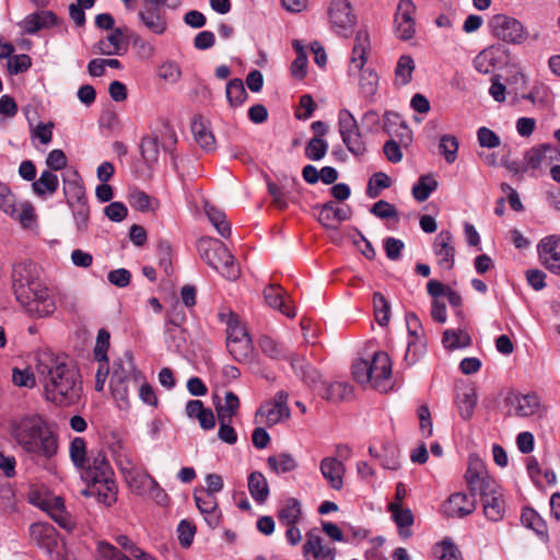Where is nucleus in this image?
<instances>
[{
    "label": "nucleus",
    "instance_id": "c03bdc74",
    "mask_svg": "<svg viewBox=\"0 0 560 560\" xmlns=\"http://www.w3.org/2000/svg\"><path fill=\"white\" fill-rule=\"evenodd\" d=\"M515 408V415L518 417H530L539 411L540 402L536 395L528 394L523 396H515L512 399Z\"/></svg>",
    "mask_w": 560,
    "mask_h": 560
},
{
    "label": "nucleus",
    "instance_id": "a18cd8bd",
    "mask_svg": "<svg viewBox=\"0 0 560 560\" xmlns=\"http://www.w3.org/2000/svg\"><path fill=\"white\" fill-rule=\"evenodd\" d=\"M293 49L296 52V58L291 65V73L298 80H303L307 74V54L301 40L294 39L292 42Z\"/></svg>",
    "mask_w": 560,
    "mask_h": 560
},
{
    "label": "nucleus",
    "instance_id": "e433bc0d",
    "mask_svg": "<svg viewBox=\"0 0 560 560\" xmlns=\"http://www.w3.org/2000/svg\"><path fill=\"white\" fill-rule=\"evenodd\" d=\"M277 516L282 525L298 524L302 518L301 502L295 498L285 499L281 503Z\"/></svg>",
    "mask_w": 560,
    "mask_h": 560
},
{
    "label": "nucleus",
    "instance_id": "f03ea898",
    "mask_svg": "<svg viewBox=\"0 0 560 560\" xmlns=\"http://www.w3.org/2000/svg\"><path fill=\"white\" fill-rule=\"evenodd\" d=\"M9 432L15 444L26 454L51 459L58 453V435L39 413H26L9 422Z\"/></svg>",
    "mask_w": 560,
    "mask_h": 560
},
{
    "label": "nucleus",
    "instance_id": "f3484780",
    "mask_svg": "<svg viewBox=\"0 0 560 560\" xmlns=\"http://www.w3.org/2000/svg\"><path fill=\"white\" fill-rule=\"evenodd\" d=\"M477 508V502L471 494L455 492L443 503L442 511L448 517H465Z\"/></svg>",
    "mask_w": 560,
    "mask_h": 560
},
{
    "label": "nucleus",
    "instance_id": "2eb2a0df",
    "mask_svg": "<svg viewBox=\"0 0 560 560\" xmlns=\"http://www.w3.org/2000/svg\"><path fill=\"white\" fill-rule=\"evenodd\" d=\"M407 340L404 353V361L406 365L411 366L419 361L420 346H419V330L420 319L416 312L409 311L405 315Z\"/></svg>",
    "mask_w": 560,
    "mask_h": 560
},
{
    "label": "nucleus",
    "instance_id": "f704fd0d",
    "mask_svg": "<svg viewBox=\"0 0 560 560\" xmlns=\"http://www.w3.org/2000/svg\"><path fill=\"white\" fill-rule=\"evenodd\" d=\"M58 187V176L51 171L42 172L40 176L32 184L34 194L43 199L52 196L57 191Z\"/></svg>",
    "mask_w": 560,
    "mask_h": 560
},
{
    "label": "nucleus",
    "instance_id": "f257e3e1",
    "mask_svg": "<svg viewBox=\"0 0 560 560\" xmlns=\"http://www.w3.org/2000/svg\"><path fill=\"white\" fill-rule=\"evenodd\" d=\"M35 372L48 401L67 407L80 400L82 382L67 357L51 351H39L36 354Z\"/></svg>",
    "mask_w": 560,
    "mask_h": 560
},
{
    "label": "nucleus",
    "instance_id": "e2e57ef3",
    "mask_svg": "<svg viewBox=\"0 0 560 560\" xmlns=\"http://www.w3.org/2000/svg\"><path fill=\"white\" fill-rule=\"evenodd\" d=\"M72 212V217L78 232L83 233L88 231L90 221V207L88 200L79 203L68 206Z\"/></svg>",
    "mask_w": 560,
    "mask_h": 560
},
{
    "label": "nucleus",
    "instance_id": "603ef678",
    "mask_svg": "<svg viewBox=\"0 0 560 560\" xmlns=\"http://www.w3.org/2000/svg\"><path fill=\"white\" fill-rule=\"evenodd\" d=\"M257 415L266 418V423L269 425L280 422L283 418L289 417L288 406H279L272 401L264 404Z\"/></svg>",
    "mask_w": 560,
    "mask_h": 560
},
{
    "label": "nucleus",
    "instance_id": "b1692460",
    "mask_svg": "<svg viewBox=\"0 0 560 560\" xmlns=\"http://www.w3.org/2000/svg\"><path fill=\"white\" fill-rule=\"evenodd\" d=\"M288 359L295 374L310 387L319 390L324 384L319 372L299 355L293 354Z\"/></svg>",
    "mask_w": 560,
    "mask_h": 560
},
{
    "label": "nucleus",
    "instance_id": "bf43d9fd",
    "mask_svg": "<svg viewBox=\"0 0 560 560\" xmlns=\"http://www.w3.org/2000/svg\"><path fill=\"white\" fill-rule=\"evenodd\" d=\"M215 405L218 419L226 418L233 420L240 408V399L233 392H226L224 397V404L221 405L219 401Z\"/></svg>",
    "mask_w": 560,
    "mask_h": 560
},
{
    "label": "nucleus",
    "instance_id": "aec40b11",
    "mask_svg": "<svg viewBox=\"0 0 560 560\" xmlns=\"http://www.w3.org/2000/svg\"><path fill=\"white\" fill-rule=\"evenodd\" d=\"M384 130L392 139L397 138L405 148L412 142V131L398 113L386 112L384 114Z\"/></svg>",
    "mask_w": 560,
    "mask_h": 560
},
{
    "label": "nucleus",
    "instance_id": "c9c22d12",
    "mask_svg": "<svg viewBox=\"0 0 560 560\" xmlns=\"http://www.w3.org/2000/svg\"><path fill=\"white\" fill-rule=\"evenodd\" d=\"M124 477L131 491L138 495H145L154 479L138 466Z\"/></svg>",
    "mask_w": 560,
    "mask_h": 560
},
{
    "label": "nucleus",
    "instance_id": "412c9836",
    "mask_svg": "<svg viewBox=\"0 0 560 560\" xmlns=\"http://www.w3.org/2000/svg\"><path fill=\"white\" fill-rule=\"evenodd\" d=\"M303 553L307 560H335L336 557L335 548L326 545L323 538L313 530L306 533Z\"/></svg>",
    "mask_w": 560,
    "mask_h": 560
},
{
    "label": "nucleus",
    "instance_id": "6ab92c4d",
    "mask_svg": "<svg viewBox=\"0 0 560 560\" xmlns=\"http://www.w3.org/2000/svg\"><path fill=\"white\" fill-rule=\"evenodd\" d=\"M194 499L208 526L211 528L218 527L221 521V512L217 497L201 490H195Z\"/></svg>",
    "mask_w": 560,
    "mask_h": 560
},
{
    "label": "nucleus",
    "instance_id": "13d9d810",
    "mask_svg": "<svg viewBox=\"0 0 560 560\" xmlns=\"http://www.w3.org/2000/svg\"><path fill=\"white\" fill-rule=\"evenodd\" d=\"M63 194L68 206L86 201L84 186L79 179L63 180Z\"/></svg>",
    "mask_w": 560,
    "mask_h": 560
},
{
    "label": "nucleus",
    "instance_id": "de8ad7c7",
    "mask_svg": "<svg viewBox=\"0 0 560 560\" xmlns=\"http://www.w3.org/2000/svg\"><path fill=\"white\" fill-rule=\"evenodd\" d=\"M165 332L167 336L166 342L168 343V348H173L177 351L184 348L186 345V331L180 328L177 318L167 320Z\"/></svg>",
    "mask_w": 560,
    "mask_h": 560
},
{
    "label": "nucleus",
    "instance_id": "72a5a7b5",
    "mask_svg": "<svg viewBox=\"0 0 560 560\" xmlns=\"http://www.w3.org/2000/svg\"><path fill=\"white\" fill-rule=\"evenodd\" d=\"M388 510L392 512V518L398 527L400 537H410V526L413 523V515L411 511L409 509H402L398 502L389 503Z\"/></svg>",
    "mask_w": 560,
    "mask_h": 560
},
{
    "label": "nucleus",
    "instance_id": "7ed1b4c3",
    "mask_svg": "<svg viewBox=\"0 0 560 560\" xmlns=\"http://www.w3.org/2000/svg\"><path fill=\"white\" fill-rule=\"evenodd\" d=\"M352 375L360 384H371L378 392H387L392 377V361L385 351H376L371 359L357 360Z\"/></svg>",
    "mask_w": 560,
    "mask_h": 560
},
{
    "label": "nucleus",
    "instance_id": "c756f323",
    "mask_svg": "<svg viewBox=\"0 0 560 560\" xmlns=\"http://www.w3.org/2000/svg\"><path fill=\"white\" fill-rule=\"evenodd\" d=\"M141 380V373L136 369L133 358L130 352H125L113 363L110 380Z\"/></svg>",
    "mask_w": 560,
    "mask_h": 560
},
{
    "label": "nucleus",
    "instance_id": "4be33fe9",
    "mask_svg": "<svg viewBox=\"0 0 560 560\" xmlns=\"http://www.w3.org/2000/svg\"><path fill=\"white\" fill-rule=\"evenodd\" d=\"M80 470L82 471V478L86 482H100V480H104V478H109L114 475L106 456L102 452L89 458L85 468H80Z\"/></svg>",
    "mask_w": 560,
    "mask_h": 560
},
{
    "label": "nucleus",
    "instance_id": "bb28decb",
    "mask_svg": "<svg viewBox=\"0 0 560 560\" xmlns=\"http://www.w3.org/2000/svg\"><path fill=\"white\" fill-rule=\"evenodd\" d=\"M350 218L348 207H337L335 202L324 203L318 212V221L327 229H337L338 225Z\"/></svg>",
    "mask_w": 560,
    "mask_h": 560
},
{
    "label": "nucleus",
    "instance_id": "864d4df0",
    "mask_svg": "<svg viewBox=\"0 0 560 560\" xmlns=\"http://www.w3.org/2000/svg\"><path fill=\"white\" fill-rule=\"evenodd\" d=\"M456 402L458 406L459 415L464 420L471 418L476 402L477 395L474 388H466L457 395Z\"/></svg>",
    "mask_w": 560,
    "mask_h": 560
},
{
    "label": "nucleus",
    "instance_id": "5fc2aeb1",
    "mask_svg": "<svg viewBox=\"0 0 560 560\" xmlns=\"http://www.w3.org/2000/svg\"><path fill=\"white\" fill-rule=\"evenodd\" d=\"M444 347L450 350L467 348L471 345V337L465 330H445L443 334Z\"/></svg>",
    "mask_w": 560,
    "mask_h": 560
},
{
    "label": "nucleus",
    "instance_id": "dca6fc26",
    "mask_svg": "<svg viewBox=\"0 0 560 560\" xmlns=\"http://www.w3.org/2000/svg\"><path fill=\"white\" fill-rule=\"evenodd\" d=\"M40 291L35 292L28 296L27 301L21 303V306L30 316L42 318L50 316L56 311L55 299L49 293L48 288L46 287Z\"/></svg>",
    "mask_w": 560,
    "mask_h": 560
},
{
    "label": "nucleus",
    "instance_id": "774afa93",
    "mask_svg": "<svg viewBox=\"0 0 560 560\" xmlns=\"http://www.w3.org/2000/svg\"><path fill=\"white\" fill-rule=\"evenodd\" d=\"M433 553L440 560H463L460 550L448 540L436 544Z\"/></svg>",
    "mask_w": 560,
    "mask_h": 560
},
{
    "label": "nucleus",
    "instance_id": "4c0bfd02",
    "mask_svg": "<svg viewBox=\"0 0 560 560\" xmlns=\"http://www.w3.org/2000/svg\"><path fill=\"white\" fill-rule=\"evenodd\" d=\"M219 318L226 325V345L243 338H250L244 325L234 313H220Z\"/></svg>",
    "mask_w": 560,
    "mask_h": 560
},
{
    "label": "nucleus",
    "instance_id": "4d7b16f0",
    "mask_svg": "<svg viewBox=\"0 0 560 560\" xmlns=\"http://www.w3.org/2000/svg\"><path fill=\"white\" fill-rule=\"evenodd\" d=\"M226 98L232 107L241 106L248 94L241 79H232L226 84Z\"/></svg>",
    "mask_w": 560,
    "mask_h": 560
},
{
    "label": "nucleus",
    "instance_id": "5701e85b",
    "mask_svg": "<svg viewBox=\"0 0 560 560\" xmlns=\"http://www.w3.org/2000/svg\"><path fill=\"white\" fill-rule=\"evenodd\" d=\"M86 495L96 497L98 502L112 506L117 501V486L112 477L104 480L88 482V489L83 491Z\"/></svg>",
    "mask_w": 560,
    "mask_h": 560
},
{
    "label": "nucleus",
    "instance_id": "4468645a",
    "mask_svg": "<svg viewBox=\"0 0 560 560\" xmlns=\"http://www.w3.org/2000/svg\"><path fill=\"white\" fill-rule=\"evenodd\" d=\"M540 264L551 273L560 277V235L542 237L537 245Z\"/></svg>",
    "mask_w": 560,
    "mask_h": 560
},
{
    "label": "nucleus",
    "instance_id": "39448f33",
    "mask_svg": "<svg viewBox=\"0 0 560 560\" xmlns=\"http://www.w3.org/2000/svg\"><path fill=\"white\" fill-rule=\"evenodd\" d=\"M138 20L148 31L161 36L168 30L167 11H177L183 0H142Z\"/></svg>",
    "mask_w": 560,
    "mask_h": 560
},
{
    "label": "nucleus",
    "instance_id": "2f4dec72",
    "mask_svg": "<svg viewBox=\"0 0 560 560\" xmlns=\"http://www.w3.org/2000/svg\"><path fill=\"white\" fill-rule=\"evenodd\" d=\"M264 296L268 305L275 310L280 311L288 317L295 316L294 307L287 304L284 299V291L281 287L270 284L264 290Z\"/></svg>",
    "mask_w": 560,
    "mask_h": 560
},
{
    "label": "nucleus",
    "instance_id": "cd10ccee",
    "mask_svg": "<svg viewBox=\"0 0 560 560\" xmlns=\"http://www.w3.org/2000/svg\"><path fill=\"white\" fill-rule=\"evenodd\" d=\"M370 48V37L366 30H359L355 34L354 46L349 65V72L361 71L366 62Z\"/></svg>",
    "mask_w": 560,
    "mask_h": 560
},
{
    "label": "nucleus",
    "instance_id": "473e14b6",
    "mask_svg": "<svg viewBox=\"0 0 560 560\" xmlns=\"http://www.w3.org/2000/svg\"><path fill=\"white\" fill-rule=\"evenodd\" d=\"M112 455L121 474L125 476L137 467V463L129 447L121 441H116L110 446Z\"/></svg>",
    "mask_w": 560,
    "mask_h": 560
},
{
    "label": "nucleus",
    "instance_id": "6e6552de",
    "mask_svg": "<svg viewBox=\"0 0 560 560\" xmlns=\"http://www.w3.org/2000/svg\"><path fill=\"white\" fill-rule=\"evenodd\" d=\"M13 290L18 302L27 301L28 296L47 285L39 277V270L34 264H21L13 270Z\"/></svg>",
    "mask_w": 560,
    "mask_h": 560
},
{
    "label": "nucleus",
    "instance_id": "0e129e2a",
    "mask_svg": "<svg viewBox=\"0 0 560 560\" xmlns=\"http://www.w3.org/2000/svg\"><path fill=\"white\" fill-rule=\"evenodd\" d=\"M259 347L262 353L270 359L282 360L288 358L284 347L269 336H262L259 339Z\"/></svg>",
    "mask_w": 560,
    "mask_h": 560
},
{
    "label": "nucleus",
    "instance_id": "a211bd4d",
    "mask_svg": "<svg viewBox=\"0 0 560 560\" xmlns=\"http://www.w3.org/2000/svg\"><path fill=\"white\" fill-rule=\"evenodd\" d=\"M59 24V18L50 10H38L27 14L19 26L25 34L34 35L43 30L51 28Z\"/></svg>",
    "mask_w": 560,
    "mask_h": 560
},
{
    "label": "nucleus",
    "instance_id": "a19ab883",
    "mask_svg": "<svg viewBox=\"0 0 560 560\" xmlns=\"http://www.w3.org/2000/svg\"><path fill=\"white\" fill-rule=\"evenodd\" d=\"M522 524L534 530L541 539H548V526L545 520L532 508H524L521 515Z\"/></svg>",
    "mask_w": 560,
    "mask_h": 560
},
{
    "label": "nucleus",
    "instance_id": "1a4fd4ad",
    "mask_svg": "<svg viewBox=\"0 0 560 560\" xmlns=\"http://www.w3.org/2000/svg\"><path fill=\"white\" fill-rule=\"evenodd\" d=\"M465 481L474 498L475 495L482 498L485 494H491L493 493V489H497L499 486L497 481L489 476L483 462L476 455L469 456Z\"/></svg>",
    "mask_w": 560,
    "mask_h": 560
},
{
    "label": "nucleus",
    "instance_id": "8fccbe9b",
    "mask_svg": "<svg viewBox=\"0 0 560 560\" xmlns=\"http://www.w3.org/2000/svg\"><path fill=\"white\" fill-rule=\"evenodd\" d=\"M69 456L77 469L80 470V468H85L89 457L86 442L83 438L75 436L71 440L69 445Z\"/></svg>",
    "mask_w": 560,
    "mask_h": 560
},
{
    "label": "nucleus",
    "instance_id": "a878e982",
    "mask_svg": "<svg viewBox=\"0 0 560 560\" xmlns=\"http://www.w3.org/2000/svg\"><path fill=\"white\" fill-rule=\"evenodd\" d=\"M485 516L491 522H499L505 515V500L503 493L498 486L493 489V493L485 494L481 498Z\"/></svg>",
    "mask_w": 560,
    "mask_h": 560
},
{
    "label": "nucleus",
    "instance_id": "69168bd1",
    "mask_svg": "<svg viewBox=\"0 0 560 560\" xmlns=\"http://www.w3.org/2000/svg\"><path fill=\"white\" fill-rule=\"evenodd\" d=\"M141 155L148 164L159 160V138L155 135L145 136L140 142Z\"/></svg>",
    "mask_w": 560,
    "mask_h": 560
},
{
    "label": "nucleus",
    "instance_id": "ddd939ff",
    "mask_svg": "<svg viewBox=\"0 0 560 560\" xmlns=\"http://www.w3.org/2000/svg\"><path fill=\"white\" fill-rule=\"evenodd\" d=\"M416 31L417 5L412 0H399L394 15V34L401 40H409Z\"/></svg>",
    "mask_w": 560,
    "mask_h": 560
},
{
    "label": "nucleus",
    "instance_id": "79ce46f5",
    "mask_svg": "<svg viewBox=\"0 0 560 560\" xmlns=\"http://www.w3.org/2000/svg\"><path fill=\"white\" fill-rule=\"evenodd\" d=\"M318 394L329 401H341L348 399L352 394V387L346 382H334L319 388Z\"/></svg>",
    "mask_w": 560,
    "mask_h": 560
},
{
    "label": "nucleus",
    "instance_id": "20e7f679",
    "mask_svg": "<svg viewBox=\"0 0 560 560\" xmlns=\"http://www.w3.org/2000/svg\"><path fill=\"white\" fill-rule=\"evenodd\" d=\"M198 249L202 259L214 270L229 280H236L240 277V268L228 247L215 238H201Z\"/></svg>",
    "mask_w": 560,
    "mask_h": 560
},
{
    "label": "nucleus",
    "instance_id": "680f3d73",
    "mask_svg": "<svg viewBox=\"0 0 560 560\" xmlns=\"http://www.w3.org/2000/svg\"><path fill=\"white\" fill-rule=\"evenodd\" d=\"M549 150V144H540L527 150L523 159V171L539 168L546 152H548Z\"/></svg>",
    "mask_w": 560,
    "mask_h": 560
},
{
    "label": "nucleus",
    "instance_id": "7c9ffc66",
    "mask_svg": "<svg viewBox=\"0 0 560 560\" xmlns=\"http://www.w3.org/2000/svg\"><path fill=\"white\" fill-rule=\"evenodd\" d=\"M140 380H110L109 387L112 395L120 409L129 406V395L132 389L139 386Z\"/></svg>",
    "mask_w": 560,
    "mask_h": 560
},
{
    "label": "nucleus",
    "instance_id": "ea45409f",
    "mask_svg": "<svg viewBox=\"0 0 560 560\" xmlns=\"http://www.w3.org/2000/svg\"><path fill=\"white\" fill-rule=\"evenodd\" d=\"M191 131L196 142L200 145V148L207 151L214 149V136L201 117H195L192 119Z\"/></svg>",
    "mask_w": 560,
    "mask_h": 560
},
{
    "label": "nucleus",
    "instance_id": "f8f14e48",
    "mask_svg": "<svg viewBox=\"0 0 560 560\" xmlns=\"http://www.w3.org/2000/svg\"><path fill=\"white\" fill-rule=\"evenodd\" d=\"M31 540L43 549L50 560H62L63 545L58 540V533L48 523H34L30 526Z\"/></svg>",
    "mask_w": 560,
    "mask_h": 560
},
{
    "label": "nucleus",
    "instance_id": "58836bf2",
    "mask_svg": "<svg viewBox=\"0 0 560 560\" xmlns=\"http://www.w3.org/2000/svg\"><path fill=\"white\" fill-rule=\"evenodd\" d=\"M248 491L253 500L262 504L269 497V485L260 471H253L248 476Z\"/></svg>",
    "mask_w": 560,
    "mask_h": 560
},
{
    "label": "nucleus",
    "instance_id": "3c124183",
    "mask_svg": "<svg viewBox=\"0 0 560 560\" xmlns=\"http://www.w3.org/2000/svg\"><path fill=\"white\" fill-rule=\"evenodd\" d=\"M267 464L277 475L293 471L298 467L295 458L288 453L269 456Z\"/></svg>",
    "mask_w": 560,
    "mask_h": 560
},
{
    "label": "nucleus",
    "instance_id": "9b49d317",
    "mask_svg": "<svg viewBox=\"0 0 560 560\" xmlns=\"http://www.w3.org/2000/svg\"><path fill=\"white\" fill-rule=\"evenodd\" d=\"M330 28L339 36L349 37L357 23L352 5L348 0H331L327 8Z\"/></svg>",
    "mask_w": 560,
    "mask_h": 560
},
{
    "label": "nucleus",
    "instance_id": "338daca9",
    "mask_svg": "<svg viewBox=\"0 0 560 560\" xmlns=\"http://www.w3.org/2000/svg\"><path fill=\"white\" fill-rule=\"evenodd\" d=\"M390 185L392 179L387 174L383 172H376L369 179L366 195L372 199L377 198L381 191L390 187Z\"/></svg>",
    "mask_w": 560,
    "mask_h": 560
},
{
    "label": "nucleus",
    "instance_id": "0eeeda50",
    "mask_svg": "<svg viewBox=\"0 0 560 560\" xmlns=\"http://www.w3.org/2000/svg\"><path fill=\"white\" fill-rule=\"evenodd\" d=\"M489 28L494 37L511 45H522L529 37L528 30L521 21L502 13L489 20Z\"/></svg>",
    "mask_w": 560,
    "mask_h": 560
},
{
    "label": "nucleus",
    "instance_id": "c85d7f7f",
    "mask_svg": "<svg viewBox=\"0 0 560 560\" xmlns=\"http://www.w3.org/2000/svg\"><path fill=\"white\" fill-rule=\"evenodd\" d=\"M452 238V234L448 231H442L434 241V253L439 259V264L445 269H451L454 264L455 250L451 245Z\"/></svg>",
    "mask_w": 560,
    "mask_h": 560
},
{
    "label": "nucleus",
    "instance_id": "393cba45",
    "mask_svg": "<svg viewBox=\"0 0 560 560\" xmlns=\"http://www.w3.org/2000/svg\"><path fill=\"white\" fill-rule=\"evenodd\" d=\"M319 468L323 477L332 489L340 490L343 487L346 467L341 460L336 457H325L322 459Z\"/></svg>",
    "mask_w": 560,
    "mask_h": 560
},
{
    "label": "nucleus",
    "instance_id": "052dcab7",
    "mask_svg": "<svg viewBox=\"0 0 560 560\" xmlns=\"http://www.w3.org/2000/svg\"><path fill=\"white\" fill-rule=\"evenodd\" d=\"M415 70V61L409 56H401L398 59L395 70V83L397 85H406L411 81Z\"/></svg>",
    "mask_w": 560,
    "mask_h": 560
},
{
    "label": "nucleus",
    "instance_id": "49530a36",
    "mask_svg": "<svg viewBox=\"0 0 560 560\" xmlns=\"http://www.w3.org/2000/svg\"><path fill=\"white\" fill-rule=\"evenodd\" d=\"M128 200L133 209L141 212L154 211L159 207L158 199L139 189H132Z\"/></svg>",
    "mask_w": 560,
    "mask_h": 560
},
{
    "label": "nucleus",
    "instance_id": "423d86ee",
    "mask_svg": "<svg viewBox=\"0 0 560 560\" xmlns=\"http://www.w3.org/2000/svg\"><path fill=\"white\" fill-rule=\"evenodd\" d=\"M0 210L16 220L24 229L37 226V214L30 201L16 202L14 194L8 185L0 182Z\"/></svg>",
    "mask_w": 560,
    "mask_h": 560
},
{
    "label": "nucleus",
    "instance_id": "37998d69",
    "mask_svg": "<svg viewBox=\"0 0 560 560\" xmlns=\"http://www.w3.org/2000/svg\"><path fill=\"white\" fill-rule=\"evenodd\" d=\"M124 48V33L120 28H115L109 35L102 38L97 44V51L102 55H119Z\"/></svg>",
    "mask_w": 560,
    "mask_h": 560
},
{
    "label": "nucleus",
    "instance_id": "09e8293b",
    "mask_svg": "<svg viewBox=\"0 0 560 560\" xmlns=\"http://www.w3.org/2000/svg\"><path fill=\"white\" fill-rule=\"evenodd\" d=\"M229 353L238 363L248 362L252 358L254 347L252 338H243L226 345Z\"/></svg>",
    "mask_w": 560,
    "mask_h": 560
},
{
    "label": "nucleus",
    "instance_id": "9d476101",
    "mask_svg": "<svg viewBox=\"0 0 560 560\" xmlns=\"http://www.w3.org/2000/svg\"><path fill=\"white\" fill-rule=\"evenodd\" d=\"M338 130L343 144L355 156H362L365 151V144L357 119L350 110L342 108L338 113Z\"/></svg>",
    "mask_w": 560,
    "mask_h": 560
},
{
    "label": "nucleus",
    "instance_id": "6e6d98bb",
    "mask_svg": "<svg viewBox=\"0 0 560 560\" xmlns=\"http://www.w3.org/2000/svg\"><path fill=\"white\" fill-rule=\"evenodd\" d=\"M357 72L358 71H354L353 73H357ZM359 72H360L359 88H360L361 94L366 98L373 97L377 91V85H378L377 73L370 69H362Z\"/></svg>",
    "mask_w": 560,
    "mask_h": 560
}]
</instances>
